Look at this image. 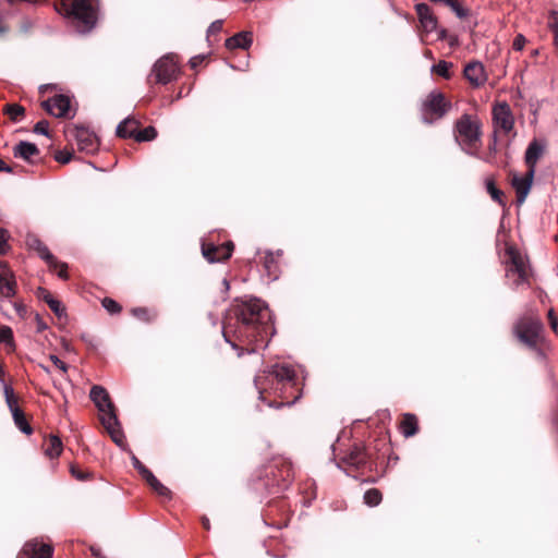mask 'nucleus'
Wrapping results in <instances>:
<instances>
[{
    "label": "nucleus",
    "instance_id": "nucleus-47",
    "mask_svg": "<svg viewBox=\"0 0 558 558\" xmlns=\"http://www.w3.org/2000/svg\"><path fill=\"white\" fill-rule=\"evenodd\" d=\"M13 276V272L9 269L8 265L0 262V279Z\"/></svg>",
    "mask_w": 558,
    "mask_h": 558
},
{
    "label": "nucleus",
    "instance_id": "nucleus-27",
    "mask_svg": "<svg viewBox=\"0 0 558 558\" xmlns=\"http://www.w3.org/2000/svg\"><path fill=\"white\" fill-rule=\"evenodd\" d=\"M345 462L352 466L360 468L366 462V456L363 449L355 447L347 457Z\"/></svg>",
    "mask_w": 558,
    "mask_h": 558
},
{
    "label": "nucleus",
    "instance_id": "nucleus-20",
    "mask_svg": "<svg viewBox=\"0 0 558 558\" xmlns=\"http://www.w3.org/2000/svg\"><path fill=\"white\" fill-rule=\"evenodd\" d=\"M39 150L37 146L29 142H21L14 147V156L31 161L33 157L37 156Z\"/></svg>",
    "mask_w": 558,
    "mask_h": 558
},
{
    "label": "nucleus",
    "instance_id": "nucleus-41",
    "mask_svg": "<svg viewBox=\"0 0 558 558\" xmlns=\"http://www.w3.org/2000/svg\"><path fill=\"white\" fill-rule=\"evenodd\" d=\"M222 29V21L221 20H217V21H214L209 27H208V31H207V34L208 36L210 35H215V34H218L220 33Z\"/></svg>",
    "mask_w": 558,
    "mask_h": 558
},
{
    "label": "nucleus",
    "instance_id": "nucleus-54",
    "mask_svg": "<svg viewBox=\"0 0 558 558\" xmlns=\"http://www.w3.org/2000/svg\"><path fill=\"white\" fill-rule=\"evenodd\" d=\"M1 171H5V172H11L12 169L8 166H5L4 161L2 159H0V172Z\"/></svg>",
    "mask_w": 558,
    "mask_h": 558
},
{
    "label": "nucleus",
    "instance_id": "nucleus-58",
    "mask_svg": "<svg viewBox=\"0 0 558 558\" xmlns=\"http://www.w3.org/2000/svg\"><path fill=\"white\" fill-rule=\"evenodd\" d=\"M58 160L61 161L62 163H66L70 161V157H66V156H63V158L58 157Z\"/></svg>",
    "mask_w": 558,
    "mask_h": 558
},
{
    "label": "nucleus",
    "instance_id": "nucleus-46",
    "mask_svg": "<svg viewBox=\"0 0 558 558\" xmlns=\"http://www.w3.org/2000/svg\"><path fill=\"white\" fill-rule=\"evenodd\" d=\"M71 473L73 476H75L80 481H84L88 477L87 473H84L83 471L78 470L76 466H71Z\"/></svg>",
    "mask_w": 558,
    "mask_h": 558
},
{
    "label": "nucleus",
    "instance_id": "nucleus-14",
    "mask_svg": "<svg viewBox=\"0 0 558 558\" xmlns=\"http://www.w3.org/2000/svg\"><path fill=\"white\" fill-rule=\"evenodd\" d=\"M52 547L48 544H40L37 541L27 542L19 558H51Z\"/></svg>",
    "mask_w": 558,
    "mask_h": 558
},
{
    "label": "nucleus",
    "instance_id": "nucleus-61",
    "mask_svg": "<svg viewBox=\"0 0 558 558\" xmlns=\"http://www.w3.org/2000/svg\"><path fill=\"white\" fill-rule=\"evenodd\" d=\"M8 28L4 25H0V35L4 34Z\"/></svg>",
    "mask_w": 558,
    "mask_h": 558
},
{
    "label": "nucleus",
    "instance_id": "nucleus-1",
    "mask_svg": "<svg viewBox=\"0 0 558 558\" xmlns=\"http://www.w3.org/2000/svg\"><path fill=\"white\" fill-rule=\"evenodd\" d=\"M272 333L270 311L258 299H252L235 305L228 313L223 324V337L233 349L238 350L239 356L243 354L244 350L235 341H232L231 337L239 342L253 344L246 351L254 353L258 348L267 345V338Z\"/></svg>",
    "mask_w": 558,
    "mask_h": 558
},
{
    "label": "nucleus",
    "instance_id": "nucleus-44",
    "mask_svg": "<svg viewBox=\"0 0 558 558\" xmlns=\"http://www.w3.org/2000/svg\"><path fill=\"white\" fill-rule=\"evenodd\" d=\"M8 234L7 231L3 229H0V254H4L8 250Z\"/></svg>",
    "mask_w": 558,
    "mask_h": 558
},
{
    "label": "nucleus",
    "instance_id": "nucleus-32",
    "mask_svg": "<svg viewBox=\"0 0 558 558\" xmlns=\"http://www.w3.org/2000/svg\"><path fill=\"white\" fill-rule=\"evenodd\" d=\"M0 342L5 343L9 347L10 351H13L15 349L13 331L9 326L0 327Z\"/></svg>",
    "mask_w": 558,
    "mask_h": 558
},
{
    "label": "nucleus",
    "instance_id": "nucleus-59",
    "mask_svg": "<svg viewBox=\"0 0 558 558\" xmlns=\"http://www.w3.org/2000/svg\"><path fill=\"white\" fill-rule=\"evenodd\" d=\"M58 160L61 161L62 163H66L70 161V157H66V156H63V158L58 157Z\"/></svg>",
    "mask_w": 558,
    "mask_h": 558
},
{
    "label": "nucleus",
    "instance_id": "nucleus-8",
    "mask_svg": "<svg viewBox=\"0 0 558 558\" xmlns=\"http://www.w3.org/2000/svg\"><path fill=\"white\" fill-rule=\"evenodd\" d=\"M495 132L508 134L513 129L514 119L510 107L506 104H498L494 107Z\"/></svg>",
    "mask_w": 558,
    "mask_h": 558
},
{
    "label": "nucleus",
    "instance_id": "nucleus-37",
    "mask_svg": "<svg viewBox=\"0 0 558 558\" xmlns=\"http://www.w3.org/2000/svg\"><path fill=\"white\" fill-rule=\"evenodd\" d=\"M264 266L269 276L277 278V265L275 262V257L271 253H267L264 260Z\"/></svg>",
    "mask_w": 558,
    "mask_h": 558
},
{
    "label": "nucleus",
    "instance_id": "nucleus-18",
    "mask_svg": "<svg viewBox=\"0 0 558 558\" xmlns=\"http://www.w3.org/2000/svg\"><path fill=\"white\" fill-rule=\"evenodd\" d=\"M26 245L28 248L36 251L38 255L48 264L57 265V259L54 258V256L49 252L48 247L35 234H28L26 236Z\"/></svg>",
    "mask_w": 558,
    "mask_h": 558
},
{
    "label": "nucleus",
    "instance_id": "nucleus-33",
    "mask_svg": "<svg viewBox=\"0 0 558 558\" xmlns=\"http://www.w3.org/2000/svg\"><path fill=\"white\" fill-rule=\"evenodd\" d=\"M381 493L376 488L368 489L364 494V502L371 507L378 506L381 501Z\"/></svg>",
    "mask_w": 558,
    "mask_h": 558
},
{
    "label": "nucleus",
    "instance_id": "nucleus-53",
    "mask_svg": "<svg viewBox=\"0 0 558 558\" xmlns=\"http://www.w3.org/2000/svg\"><path fill=\"white\" fill-rule=\"evenodd\" d=\"M551 27L555 36V45L558 48V23L553 24Z\"/></svg>",
    "mask_w": 558,
    "mask_h": 558
},
{
    "label": "nucleus",
    "instance_id": "nucleus-42",
    "mask_svg": "<svg viewBox=\"0 0 558 558\" xmlns=\"http://www.w3.org/2000/svg\"><path fill=\"white\" fill-rule=\"evenodd\" d=\"M48 128H49V123L47 121L43 120V121H39L36 123L34 131H35V133H38V134L48 135Z\"/></svg>",
    "mask_w": 558,
    "mask_h": 558
},
{
    "label": "nucleus",
    "instance_id": "nucleus-7",
    "mask_svg": "<svg viewBox=\"0 0 558 558\" xmlns=\"http://www.w3.org/2000/svg\"><path fill=\"white\" fill-rule=\"evenodd\" d=\"M450 102L446 100L444 94L430 93L423 105V120L432 122V118L439 119L449 110Z\"/></svg>",
    "mask_w": 558,
    "mask_h": 558
},
{
    "label": "nucleus",
    "instance_id": "nucleus-13",
    "mask_svg": "<svg viewBox=\"0 0 558 558\" xmlns=\"http://www.w3.org/2000/svg\"><path fill=\"white\" fill-rule=\"evenodd\" d=\"M463 74L465 80L473 87H481L485 84L487 80L485 66L480 61H471L469 62L463 70Z\"/></svg>",
    "mask_w": 558,
    "mask_h": 558
},
{
    "label": "nucleus",
    "instance_id": "nucleus-22",
    "mask_svg": "<svg viewBox=\"0 0 558 558\" xmlns=\"http://www.w3.org/2000/svg\"><path fill=\"white\" fill-rule=\"evenodd\" d=\"M434 3H441L449 7L456 16L460 20H464L470 15V10L464 8L459 0H430Z\"/></svg>",
    "mask_w": 558,
    "mask_h": 558
},
{
    "label": "nucleus",
    "instance_id": "nucleus-19",
    "mask_svg": "<svg viewBox=\"0 0 558 558\" xmlns=\"http://www.w3.org/2000/svg\"><path fill=\"white\" fill-rule=\"evenodd\" d=\"M252 34L250 32H241L226 40L229 49L242 48L247 49L252 45Z\"/></svg>",
    "mask_w": 558,
    "mask_h": 558
},
{
    "label": "nucleus",
    "instance_id": "nucleus-45",
    "mask_svg": "<svg viewBox=\"0 0 558 558\" xmlns=\"http://www.w3.org/2000/svg\"><path fill=\"white\" fill-rule=\"evenodd\" d=\"M548 319H549V324H550L551 329L555 332H557L558 331V320H557V317L555 316L554 310H549L548 311Z\"/></svg>",
    "mask_w": 558,
    "mask_h": 558
},
{
    "label": "nucleus",
    "instance_id": "nucleus-23",
    "mask_svg": "<svg viewBox=\"0 0 558 558\" xmlns=\"http://www.w3.org/2000/svg\"><path fill=\"white\" fill-rule=\"evenodd\" d=\"M401 433L404 437H412L417 433V420L415 415L407 413L401 421Z\"/></svg>",
    "mask_w": 558,
    "mask_h": 558
},
{
    "label": "nucleus",
    "instance_id": "nucleus-31",
    "mask_svg": "<svg viewBox=\"0 0 558 558\" xmlns=\"http://www.w3.org/2000/svg\"><path fill=\"white\" fill-rule=\"evenodd\" d=\"M3 393L5 398V402L11 413L15 411V409H20L17 404V398L14 395V390L11 386L3 384Z\"/></svg>",
    "mask_w": 558,
    "mask_h": 558
},
{
    "label": "nucleus",
    "instance_id": "nucleus-34",
    "mask_svg": "<svg viewBox=\"0 0 558 558\" xmlns=\"http://www.w3.org/2000/svg\"><path fill=\"white\" fill-rule=\"evenodd\" d=\"M157 136V131L154 126H147L144 130L136 131L135 141L147 142L153 141Z\"/></svg>",
    "mask_w": 558,
    "mask_h": 558
},
{
    "label": "nucleus",
    "instance_id": "nucleus-43",
    "mask_svg": "<svg viewBox=\"0 0 558 558\" xmlns=\"http://www.w3.org/2000/svg\"><path fill=\"white\" fill-rule=\"evenodd\" d=\"M132 314L140 319L149 320L148 310L144 307H137L132 310Z\"/></svg>",
    "mask_w": 558,
    "mask_h": 558
},
{
    "label": "nucleus",
    "instance_id": "nucleus-60",
    "mask_svg": "<svg viewBox=\"0 0 558 558\" xmlns=\"http://www.w3.org/2000/svg\"><path fill=\"white\" fill-rule=\"evenodd\" d=\"M456 43H457V38H456V37H450V38H449V44H450V46H454V45H456Z\"/></svg>",
    "mask_w": 558,
    "mask_h": 558
},
{
    "label": "nucleus",
    "instance_id": "nucleus-15",
    "mask_svg": "<svg viewBox=\"0 0 558 558\" xmlns=\"http://www.w3.org/2000/svg\"><path fill=\"white\" fill-rule=\"evenodd\" d=\"M415 11L418 16L420 24L425 33L428 34L437 29V17L426 3H417L415 5Z\"/></svg>",
    "mask_w": 558,
    "mask_h": 558
},
{
    "label": "nucleus",
    "instance_id": "nucleus-56",
    "mask_svg": "<svg viewBox=\"0 0 558 558\" xmlns=\"http://www.w3.org/2000/svg\"><path fill=\"white\" fill-rule=\"evenodd\" d=\"M3 375H4V371H3L2 365L0 364V381H1L2 384H5V383H4V379H3Z\"/></svg>",
    "mask_w": 558,
    "mask_h": 558
},
{
    "label": "nucleus",
    "instance_id": "nucleus-17",
    "mask_svg": "<svg viewBox=\"0 0 558 558\" xmlns=\"http://www.w3.org/2000/svg\"><path fill=\"white\" fill-rule=\"evenodd\" d=\"M544 153V146L536 140L532 141L525 151V162L531 175L535 174L536 163Z\"/></svg>",
    "mask_w": 558,
    "mask_h": 558
},
{
    "label": "nucleus",
    "instance_id": "nucleus-30",
    "mask_svg": "<svg viewBox=\"0 0 558 558\" xmlns=\"http://www.w3.org/2000/svg\"><path fill=\"white\" fill-rule=\"evenodd\" d=\"M453 68V64L451 62L441 60L437 64H434L432 66V72L436 73L437 75L449 80L451 77V69Z\"/></svg>",
    "mask_w": 558,
    "mask_h": 558
},
{
    "label": "nucleus",
    "instance_id": "nucleus-12",
    "mask_svg": "<svg viewBox=\"0 0 558 558\" xmlns=\"http://www.w3.org/2000/svg\"><path fill=\"white\" fill-rule=\"evenodd\" d=\"M45 110L56 117L65 118L70 111V99L63 95H57L43 102Z\"/></svg>",
    "mask_w": 558,
    "mask_h": 558
},
{
    "label": "nucleus",
    "instance_id": "nucleus-29",
    "mask_svg": "<svg viewBox=\"0 0 558 558\" xmlns=\"http://www.w3.org/2000/svg\"><path fill=\"white\" fill-rule=\"evenodd\" d=\"M144 480L159 496L169 497V489L163 484H161L151 472Z\"/></svg>",
    "mask_w": 558,
    "mask_h": 558
},
{
    "label": "nucleus",
    "instance_id": "nucleus-51",
    "mask_svg": "<svg viewBox=\"0 0 558 558\" xmlns=\"http://www.w3.org/2000/svg\"><path fill=\"white\" fill-rule=\"evenodd\" d=\"M436 31H437L438 39L444 40V39L447 38L448 33H447V31L445 28H440V29L437 28Z\"/></svg>",
    "mask_w": 558,
    "mask_h": 558
},
{
    "label": "nucleus",
    "instance_id": "nucleus-25",
    "mask_svg": "<svg viewBox=\"0 0 558 558\" xmlns=\"http://www.w3.org/2000/svg\"><path fill=\"white\" fill-rule=\"evenodd\" d=\"M279 381H291L294 378V369L289 365H275L269 372Z\"/></svg>",
    "mask_w": 558,
    "mask_h": 558
},
{
    "label": "nucleus",
    "instance_id": "nucleus-9",
    "mask_svg": "<svg viewBox=\"0 0 558 558\" xmlns=\"http://www.w3.org/2000/svg\"><path fill=\"white\" fill-rule=\"evenodd\" d=\"M154 73L157 83L167 84L177 77V62L172 57H163L155 63Z\"/></svg>",
    "mask_w": 558,
    "mask_h": 558
},
{
    "label": "nucleus",
    "instance_id": "nucleus-40",
    "mask_svg": "<svg viewBox=\"0 0 558 558\" xmlns=\"http://www.w3.org/2000/svg\"><path fill=\"white\" fill-rule=\"evenodd\" d=\"M49 267L57 272V275L62 278V279H66L68 278V272H66V265L64 263H60L57 260V265L56 264H48Z\"/></svg>",
    "mask_w": 558,
    "mask_h": 558
},
{
    "label": "nucleus",
    "instance_id": "nucleus-10",
    "mask_svg": "<svg viewBox=\"0 0 558 558\" xmlns=\"http://www.w3.org/2000/svg\"><path fill=\"white\" fill-rule=\"evenodd\" d=\"M80 150L87 154L95 153L98 149V140L94 132L86 128H75L71 132Z\"/></svg>",
    "mask_w": 558,
    "mask_h": 558
},
{
    "label": "nucleus",
    "instance_id": "nucleus-49",
    "mask_svg": "<svg viewBox=\"0 0 558 558\" xmlns=\"http://www.w3.org/2000/svg\"><path fill=\"white\" fill-rule=\"evenodd\" d=\"M525 44V38L522 35H518L513 40V49L521 50Z\"/></svg>",
    "mask_w": 558,
    "mask_h": 558
},
{
    "label": "nucleus",
    "instance_id": "nucleus-28",
    "mask_svg": "<svg viewBox=\"0 0 558 558\" xmlns=\"http://www.w3.org/2000/svg\"><path fill=\"white\" fill-rule=\"evenodd\" d=\"M45 452L49 458H57L61 454L62 442L58 436L49 437Z\"/></svg>",
    "mask_w": 558,
    "mask_h": 558
},
{
    "label": "nucleus",
    "instance_id": "nucleus-63",
    "mask_svg": "<svg viewBox=\"0 0 558 558\" xmlns=\"http://www.w3.org/2000/svg\"><path fill=\"white\" fill-rule=\"evenodd\" d=\"M425 56H426V57H428V58H432V51H430V50H427V51L425 52Z\"/></svg>",
    "mask_w": 558,
    "mask_h": 558
},
{
    "label": "nucleus",
    "instance_id": "nucleus-4",
    "mask_svg": "<svg viewBox=\"0 0 558 558\" xmlns=\"http://www.w3.org/2000/svg\"><path fill=\"white\" fill-rule=\"evenodd\" d=\"M62 8L80 33L90 31L97 21L98 0H63Z\"/></svg>",
    "mask_w": 558,
    "mask_h": 558
},
{
    "label": "nucleus",
    "instance_id": "nucleus-16",
    "mask_svg": "<svg viewBox=\"0 0 558 558\" xmlns=\"http://www.w3.org/2000/svg\"><path fill=\"white\" fill-rule=\"evenodd\" d=\"M533 179H534V175H531L529 170L524 177H517V175L513 177L512 186L515 191L517 204L519 206L525 202L526 196L529 195V193L531 191Z\"/></svg>",
    "mask_w": 558,
    "mask_h": 558
},
{
    "label": "nucleus",
    "instance_id": "nucleus-5",
    "mask_svg": "<svg viewBox=\"0 0 558 558\" xmlns=\"http://www.w3.org/2000/svg\"><path fill=\"white\" fill-rule=\"evenodd\" d=\"M456 140L468 154H475L480 145V124L477 120L464 114L457 122Z\"/></svg>",
    "mask_w": 558,
    "mask_h": 558
},
{
    "label": "nucleus",
    "instance_id": "nucleus-3",
    "mask_svg": "<svg viewBox=\"0 0 558 558\" xmlns=\"http://www.w3.org/2000/svg\"><path fill=\"white\" fill-rule=\"evenodd\" d=\"M89 397L98 409L101 424L110 435L111 439L117 444V446L124 449L126 446L125 438L109 393L104 387L95 385L90 389Z\"/></svg>",
    "mask_w": 558,
    "mask_h": 558
},
{
    "label": "nucleus",
    "instance_id": "nucleus-62",
    "mask_svg": "<svg viewBox=\"0 0 558 558\" xmlns=\"http://www.w3.org/2000/svg\"><path fill=\"white\" fill-rule=\"evenodd\" d=\"M255 385H256V387H257V388H259V387H260V384H259V377H256V379H255Z\"/></svg>",
    "mask_w": 558,
    "mask_h": 558
},
{
    "label": "nucleus",
    "instance_id": "nucleus-55",
    "mask_svg": "<svg viewBox=\"0 0 558 558\" xmlns=\"http://www.w3.org/2000/svg\"><path fill=\"white\" fill-rule=\"evenodd\" d=\"M90 550H92V554H93L95 557H97V558H101V557H104V555H101L100 549L95 548V547H92V548H90Z\"/></svg>",
    "mask_w": 558,
    "mask_h": 558
},
{
    "label": "nucleus",
    "instance_id": "nucleus-6",
    "mask_svg": "<svg viewBox=\"0 0 558 558\" xmlns=\"http://www.w3.org/2000/svg\"><path fill=\"white\" fill-rule=\"evenodd\" d=\"M543 324L538 317L523 316L514 328L518 339L527 347L535 348L541 341Z\"/></svg>",
    "mask_w": 558,
    "mask_h": 558
},
{
    "label": "nucleus",
    "instance_id": "nucleus-50",
    "mask_svg": "<svg viewBox=\"0 0 558 558\" xmlns=\"http://www.w3.org/2000/svg\"><path fill=\"white\" fill-rule=\"evenodd\" d=\"M51 361L53 362V364L60 368L61 371L65 372L66 371V365L64 362H62L58 356L56 355H52L51 356Z\"/></svg>",
    "mask_w": 558,
    "mask_h": 558
},
{
    "label": "nucleus",
    "instance_id": "nucleus-26",
    "mask_svg": "<svg viewBox=\"0 0 558 558\" xmlns=\"http://www.w3.org/2000/svg\"><path fill=\"white\" fill-rule=\"evenodd\" d=\"M12 414L14 424L16 427L24 434L31 435L33 429L28 422L26 421L25 414L21 409H15V411Z\"/></svg>",
    "mask_w": 558,
    "mask_h": 558
},
{
    "label": "nucleus",
    "instance_id": "nucleus-21",
    "mask_svg": "<svg viewBox=\"0 0 558 558\" xmlns=\"http://www.w3.org/2000/svg\"><path fill=\"white\" fill-rule=\"evenodd\" d=\"M138 129V122L134 118H125L117 126V134L120 137H133L135 138L136 131Z\"/></svg>",
    "mask_w": 558,
    "mask_h": 558
},
{
    "label": "nucleus",
    "instance_id": "nucleus-39",
    "mask_svg": "<svg viewBox=\"0 0 558 558\" xmlns=\"http://www.w3.org/2000/svg\"><path fill=\"white\" fill-rule=\"evenodd\" d=\"M131 460L133 466L138 471L143 478L150 473V471L136 458L135 454L132 453Z\"/></svg>",
    "mask_w": 558,
    "mask_h": 558
},
{
    "label": "nucleus",
    "instance_id": "nucleus-57",
    "mask_svg": "<svg viewBox=\"0 0 558 558\" xmlns=\"http://www.w3.org/2000/svg\"><path fill=\"white\" fill-rule=\"evenodd\" d=\"M203 525H204V527H205L206 530H209V521H208V519H207V518H204V519H203Z\"/></svg>",
    "mask_w": 558,
    "mask_h": 558
},
{
    "label": "nucleus",
    "instance_id": "nucleus-64",
    "mask_svg": "<svg viewBox=\"0 0 558 558\" xmlns=\"http://www.w3.org/2000/svg\"><path fill=\"white\" fill-rule=\"evenodd\" d=\"M484 185L486 186V189L488 190V179H485L484 180Z\"/></svg>",
    "mask_w": 558,
    "mask_h": 558
},
{
    "label": "nucleus",
    "instance_id": "nucleus-24",
    "mask_svg": "<svg viewBox=\"0 0 558 558\" xmlns=\"http://www.w3.org/2000/svg\"><path fill=\"white\" fill-rule=\"evenodd\" d=\"M16 293V281L13 276L0 279V295L4 299H11Z\"/></svg>",
    "mask_w": 558,
    "mask_h": 558
},
{
    "label": "nucleus",
    "instance_id": "nucleus-36",
    "mask_svg": "<svg viewBox=\"0 0 558 558\" xmlns=\"http://www.w3.org/2000/svg\"><path fill=\"white\" fill-rule=\"evenodd\" d=\"M44 300L49 305L50 310L57 315L61 316L64 313V307L62 306L61 302L56 300L51 294L46 293L44 295Z\"/></svg>",
    "mask_w": 558,
    "mask_h": 558
},
{
    "label": "nucleus",
    "instance_id": "nucleus-38",
    "mask_svg": "<svg viewBox=\"0 0 558 558\" xmlns=\"http://www.w3.org/2000/svg\"><path fill=\"white\" fill-rule=\"evenodd\" d=\"M102 306L110 313L116 314L121 311V306L112 299L105 298L102 300Z\"/></svg>",
    "mask_w": 558,
    "mask_h": 558
},
{
    "label": "nucleus",
    "instance_id": "nucleus-35",
    "mask_svg": "<svg viewBox=\"0 0 558 558\" xmlns=\"http://www.w3.org/2000/svg\"><path fill=\"white\" fill-rule=\"evenodd\" d=\"M5 113L13 121H19L24 114V108L16 104H10L5 107Z\"/></svg>",
    "mask_w": 558,
    "mask_h": 558
},
{
    "label": "nucleus",
    "instance_id": "nucleus-48",
    "mask_svg": "<svg viewBox=\"0 0 558 558\" xmlns=\"http://www.w3.org/2000/svg\"><path fill=\"white\" fill-rule=\"evenodd\" d=\"M501 195L502 193L490 182V198L501 203Z\"/></svg>",
    "mask_w": 558,
    "mask_h": 558
},
{
    "label": "nucleus",
    "instance_id": "nucleus-52",
    "mask_svg": "<svg viewBox=\"0 0 558 558\" xmlns=\"http://www.w3.org/2000/svg\"><path fill=\"white\" fill-rule=\"evenodd\" d=\"M203 61L202 57H194L190 60V64L192 68H196Z\"/></svg>",
    "mask_w": 558,
    "mask_h": 558
},
{
    "label": "nucleus",
    "instance_id": "nucleus-11",
    "mask_svg": "<svg viewBox=\"0 0 558 558\" xmlns=\"http://www.w3.org/2000/svg\"><path fill=\"white\" fill-rule=\"evenodd\" d=\"M233 251V244L227 242L221 245H214L211 243H204L202 246L203 256L209 263H218L228 259Z\"/></svg>",
    "mask_w": 558,
    "mask_h": 558
},
{
    "label": "nucleus",
    "instance_id": "nucleus-2",
    "mask_svg": "<svg viewBox=\"0 0 558 558\" xmlns=\"http://www.w3.org/2000/svg\"><path fill=\"white\" fill-rule=\"evenodd\" d=\"M496 248L506 267V277L515 287L530 284L531 268L526 256L506 240V234H498Z\"/></svg>",
    "mask_w": 558,
    "mask_h": 558
}]
</instances>
